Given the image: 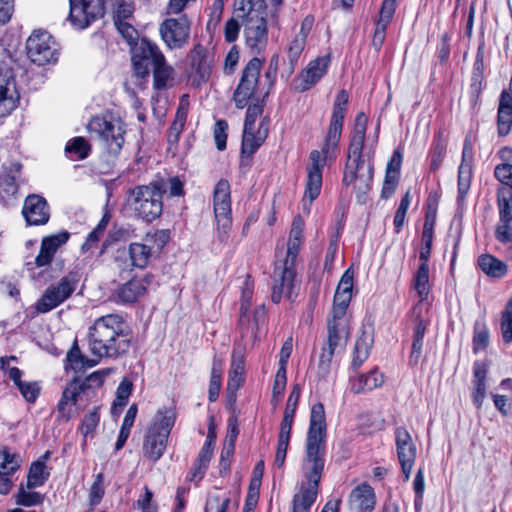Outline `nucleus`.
<instances>
[{
	"mask_svg": "<svg viewBox=\"0 0 512 512\" xmlns=\"http://www.w3.org/2000/svg\"><path fill=\"white\" fill-rule=\"evenodd\" d=\"M132 390H133L132 382L129 379L124 378L120 382V384L116 390V397L113 401L112 408H111V413L113 415L118 414L123 409V407L127 404L129 397L132 393Z\"/></svg>",
	"mask_w": 512,
	"mask_h": 512,
	"instance_id": "nucleus-41",
	"label": "nucleus"
},
{
	"mask_svg": "<svg viewBox=\"0 0 512 512\" xmlns=\"http://www.w3.org/2000/svg\"><path fill=\"white\" fill-rule=\"evenodd\" d=\"M446 147L440 141L435 142L430 151V169L436 171L441 166L445 157Z\"/></svg>",
	"mask_w": 512,
	"mask_h": 512,
	"instance_id": "nucleus-58",
	"label": "nucleus"
},
{
	"mask_svg": "<svg viewBox=\"0 0 512 512\" xmlns=\"http://www.w3.org/2000/svg\"><path fill=\"white\" fill-rule=\"evenodd\" d=\"M89 347L99 358H118L128 352L132 335L125 319L119 314L97 318L89 328Z\"/></svg>",
	"mask_w": 512,
	"mask_h": 512,
	"instance_id": "nucleus-4",
	"label": "nucleus"
},
{
	"mask_svg": "<svg viewBox=\"0 0 512 512\" xmlns=\"http://www.w3.org/2000/svg\"><path fill=\"white\" fill-rule=\"evenodd\" d=\"M22 214L28 225H44L50 218L47 201L37 194H31L26 197Z\"/></svg>",
	"mask_w": 512,
	"mask_h": 512,
	"instance_id": "nucleus-21",
	"label": "nucleus"
},
{
	"mask_svg": "<svg viewBox=\"0 0 512 512\" xmlns=\"http://www.w3.org/2000/svg\"><path fill=\"white\" fill-rule=\"evenodd\" d=\"M373 345V336L371 333L363 331L357 338L354 347V356L352 367L357 370L362 363L368 358L371 347Z\"/></svg>",
	"mask_w": 512,
	"mask_h": 512,
	"instance_id": "nucleus-35",
	"label": "nucleus"
},
{
	"mask_svg": "<svg viewBox=\"0 0 512 512\" xmlns=\"http://www.w3.org/2000/svg\"><path fill=\"white\" fill-rule=\"evenodd\" d=\"M165 187L164 180H156L148 185L136 186L129 191L127 202L136 217L152 222L161 215Z\"/></svg>",
	"mask_w": 512,
	"mask_h": 512,
	"instance_id": "nucleus-7",
	"label": "nucleus"
},
{
	"mask_svg": "<svg viewBox=\"0 0 512 512\" xmlns=\"http://www.w3.org/2000/svg\"><path fill=\"white\" fill-rule=\"evenodd\" d=\"M397 455L405 480H409L412 468L416 460L417 449L410 433L404 427H398L395 431Z\"/></svg>",
	"mask_w": 512,
	"mask_h": 512,
	"instance_id": "nucleus-17",
	"label": "nucleus"
},
{
	"mask_svg": "<svg viewBox=\"0 0 512 512\" xmlns=\"http://www.w3.org/2000/svg\"><path fill=\"white\" fill-rule=\"evenodd\" d=\"M413 287L416 290L421 301L427 299L428 294L430 292L428 265H419L414 275Z\"/></svg>",
	"mask_w": 512,
	"mask_h": 512,
	"instance_id": "nucleus-39",
	"label": "nucleus"
},
{
	"mask_svg": "<svg viewBox=\"0 0 512 512\" xmlns=\"http://www.w3.org/2000/svg\"><path fill=\"white\" fill-rule=\"evenodd\" d=\"M90 387L86 382L74 380L70 382L62 393L57 409L59 417L68 421L72 417V406L88 396Z\"/></svg>",
	"mask_w": 512,
	"mask_h": 512,
	"instance_id": "nucleus-20",
	"label": "nucleus"
},
{
	"mask_svg": "<svg viewBox=\"0 0 512 512\" xmlns=\"http://www.w3.org/2000/svg\"><path fill=\"white\" fill-rule=\"evenodd\" d=\"M131 265L136 268H144L151 256V248L142 243H131L129 246Z\"/></svg>",
	"mask_w": 512,
	"mask_h": 512,
	"instance_id": "nucleus-40",
	"label": "nucleus"
},
{
	"mask_svg": "<svg viewBox=\"0 0 512 512\" xmlns=\"http://www.w3.org/2000/svg\"><path fill=\"white\" fill-rule=\"evenodd\" d=\"M104 475L98 473L90 487L89 491V504L91 507L98 505L104 496Z\"/></svg>",
	"mask_w": 512,
	"mask_h": 512,
	"instance_id": "nucleus-51",
	"label": "nucleus"
},
{
	"mask_svg": "<svg viewBox=\"0 0 512 512\" xmlns=\"http://www.w3.org/2000/svg\"><path fill=\"white\" fill-rule=\"evenodd\" d=\"M489 344V330L485 323L476 322L474 325L473 350L478 353L487 348Z\"/></svg>",
	"mask_w": 512,
	"mask_h": 512,
	"instance_id": "nucleus-47",
	"label": "nucleus"
},
{
	"mask_svg": "<svg viewBox=\"0 0 512 512\" xmlns=\"http://www.w3.org/2000/svg\"><path fill=\"white\" fill-rule=\"evenodd\" d=\"M244 34L247 46L260 50L267 42V25L245 27Z\"/></svg>",
	"mask_w": 512,
	"mask_h": 512,
	"instance_id": "nucleus-37",
	"label": "nucleus"
},
{
	"mask_svg": "<svg viewBox=\"0 0 512 512\" xmlns=\"http://www.w3.org/2000/svg\"><path fill=\"white\" fill-rule=\"evenodd\" d=\"M245 371V352L240 346L234 347L231 356V365L228 373V390H238L243 382Z\"/></svg>",
	"mask_w": 512,
	"mask_h": 512,
	"instance_id": "nucleus-30",
	"label": "nucleus"
},
{
	"mask_svg": "<svg viewBox=\"0 0 512 512\" xmlns=\"http://www.w3.org/2000/svg\"><path fill=\"white\" fill-rule=\"evenodd\" d=\"M305 44L306 40H304L302 36H295L293 40L289 43L287 52L289 62L292 68H294V66L296 65L301 53L304 50Z\"/></svg>",
	"mask_w": 512,
	"mask_h": 512,
	"instance_id": "nucleus-55",
	"label": "nucleus"
},
{
	"mask_svg": "<svg viewBox=\"0 0 512 512\" xmlns=\"http://www.w3.org/2000/svg\"><path fill=\"white\" fill-rule=\"evenodd\" d=\"M326 419L322 403L311 408L302 471L305 481L292 499V512H310L315 503L325 465Z\"/></svg>",
	"mask_w": 512,
	"mask_h": 512,
	"instance_id": "nucleus-1",
	"label": "nucleus"
},
{
	"mask_svg": "<svg viewBox=\"0 0 512 512\" xmlns=\"http://www.w3.org/2000/svg\"><path fill=\"white\" fill-rule=\"evenodd\" d=\"M174 423L175 414L172 410H159L154 423L149 427V429H156L158 433L168 438Z\"/></svg>",
	"mask_w": 512,
	"mask_h": 512,
	"instance_id": "nucleus-38",
	"label": "nucleus"
},
{
	"mask_svg": "<svg viewBox=\"0 0 512 512\" xmlns=\"http://www.w3.org/2000/svg\"><path fill=\"white\" fill-rule=\"evenodd\" d=\"M305 223L301 216L294 217L287 241L286 257L281 264H276L274 269V283L271 299L279 303L282 297L289 299L293 296L295 264L304 244Z\"/></svg>",
	"mask_w": 512,
	"mask_h": 512,
	"instance_id": "nucleus-5",
	"label": "nucleus"
},
{
	"mask_svg": "<svg viewBox=\"0 0 512 512\" xmlns=\"http://www.w3.org/2000/svg\"><path fill=\"white\" fill-rule=\"evenodd\" d=\"M193 84L200 86L208 81L213 63V56L201 44H196L189 53Z\"/></svg>",
	"mask_w": 512,
	"mask_h": 512,
	"instance_id": "nucleus-19",
	"label": "nucleus"
},
{
	"mask_svg": "<svg viewBox=\"0 0 512 512\" xmlns=\"http://www.w3.org/2000/svg\"><path fill=\"white\" fill-rule=\"evenodd\" d=\"M153 68V86L157 90L167 89L172 85L174 79V69L167 64L165 56L163 60L155 62L152 65Z\"/></svg>",
	"mask_w": 512,
	"mask_h": 512,
	"instance_id": "nucleus-33",
	"label": "nucleus"
},
{
	"mask_svg": "<svg viewBox=\"0 0 512 512\" xmlns=\"http://www.w3.org/2000/svg\"><path fill=\"white\" fill-rule=\"evenodd\" d=\"M14 73L11 69H0V117L9 115L19 103Z\"/></svg>",
	"mask_w": 512,
	"mask_h": 512,
	"instance_id": "nucleus-18",
	"label": "nucleus"
},
{
	"mask_svg": "<svg viewBox=\"0 0 512 512\" xmlns=\"http://www.w3.org/2000/svg\"><path fill=\"white\" fill-rule=\"evenodd\" d=\"M69 239V233L62 231L42 239L39 254L35 258L37 267H43L51 263L57 250Z\"/></svg>",
	"mask_w": 512,
	"mask_h": 512,
	"instance_id": "nucleus-25",
	"label": "nucleus"
},
{
	"mask_svg": "<svg viewBox=\"0 0 512 512\" xmlns=\"http://www.w3.org/2000/svg\"><path fill=\"white\" fill-rule=\"evenodd\" d=\"M335 353V351L328 349L326 347L322 348L317 367V375L320 378H325L329 374L332 358Z\"/></svg>",
	"mask_w": 512,
	"mask_h": 512,
	"instance_id": "nucleus-54",
	"label": "nucleus"
},
{
	"mask_svg": "<svg viewBox=\"0 0 512 512\" xmlns=\"http://www.w3.org/2000/svg\"><path fill=\"white\" fill-rule=\"evenodd\" d=\"M500 328L503 341L510 344L512 342V299L507 302L502 312Z\"/></svg>",
	"mask_w": 512,
	"mask_h": 512,
	"instance_id": "nucleus-46",
	"label": "nucleus"
},
{
	"mask_svg": "<svg viewBox=\"0 0 512 512\" xmlns=\"http://www.w3.org/2000/svg\"><path fill=\"white\" fill-rule=\"evenodd\" d=\"M107 0H69V21L77 29L87 28L104 15Z\"/></svg>",
	"mask_w": 512,
	"mask_h": 512,
	"instance_id": "nucleus-15",
	"label": "nucleus"
},
{
	"mask_svg": "<svg viewBox=\"0 0 512 512\" xmlns=\"http://www.w3.org/2000/svg\"><path fill=\"white\" fill-rule=\"evenodd\" d=\"M402 153L399 149L394 150L390 161L387 164L385 178L381 190L382 198H390L397 187L402 164Z\"/></svg>",
	"mask_w": 512,
	"mask_h": 512,
	"instance_id": "nucleus-26",
	"label": "nucleus"
},
{
	"mask_svg": "<svg viewBox=\"0 0 512 512\" xmlns=\"http://www.w3.org/2000/svg\"><path fill=\"white\" fill-rule=\"evenodd\" d=\"M15 501L18 505L31 507L42 504L44 496L39 492L29 491L21 486L15 495Z\"/></svg>",
	"mask_w": 512,
	"mask_h": 512,
	"instance_id": "nucleus-45",
	"label": "nucleus"
},
{
	"mask_svg": "<svg viewBox=\"0 0 512 512\" xmlns=\"http://www.w3.org/2000/svg\"><path fill=\"white\" fill-rule=\"evenodd\" d=\"M224 361L217 356H214L211 369V377L208 390V399L210 402L217 400L222 383Z\"/></svg>",
	"mask_w": 512,
	"mask_h": 512,
	"instance_id": "nucleus-36",
	"label": "nucleus"
},
{
	"mask_svg": "<svg viewBox=\"0 0 512 512\" xmlns=\"http://www.w3.org/2000/svg\"><path fill=\"white\" fill-rule=\"evenodd\" d=\"M213 210L217 223V237L221 243H225L232 226L231 187L226 179H220L214 187Z\"/></svg>",
	"mask_w": 512,
	"mask_h": 512,
	"instance_id": "nucleus-9",
	"label": "nucleus"
},
{
	"mask_svg": "<svg viewBox=\"0 0 512 512\" xmlns=\"http://www.w3.org/2000/svg\"><path fill=\"white\" fill-rule=\"evenodd\" d=\"M79 280L80 277L78 272L71 271L67 275L63 276L59 282L48 286L36 304L37 311L40 313H47L58 307L73 294Z\"/></svg>",
	"mask_w": 512,
	"mask_h": 512,
	"instance_id": "nucleus-11",
	"label": "nucleus"
},
{
	"mask_svg": "<svg viewBox=\"0 0 512 512\" xmlns=\"http://www.w3.org/2000/svg\"><path fill=\"white\" fill-rule=\"evenodd\" d=\"M236 16L242 20V25L245 27L264 26L266 24V11L251 3L241 0L236 4Z\"/></svg>",
	"mask_w": 512,
	"mask_h": 512,
	"instance_id": "nucleus-27",
	"label": "nucleus"
},
{
	"mask_svg": "<svg viewBox=\"0 0 512 512\" xmlns=\"http://www.w3.org/2000/svg\"><path fill=\"white\" fill-rule=\"evenodd\" d=\"M65 152L75 156V159H84L89 155L90 145L83 137H76L67 143Z\"/></svg>",
	"mask_w": 512,
	"mask_h": 512,
	"instance_id": "nucleus-48",
	"label": "nucleus"
},
{
	"mask_svg": "<svg viewBox=\"0 0 512 512\" xmlns=\"http://www.w3.org/2000/svg\"><path fill=\"white\" fill-rule=\"evenodd\" d=\"M263 105L256 103L248 107L244 122L241 153L246 156L254 154L268 136L269 125L265 118L255 130V121L262 114Z\"/></svg>",
	"mask_w": 512,
	"mask_h": 512,
	"instance_id": "nucleus-10",
	"label": "nucleus"
},
{
	"mask_svg": "<svg viewBox=\"0 0 512 512\" xmlns=\"http://www.w3.org/2000/svg\"><path fill=\"white\" fill-rule=\"evenodd\" d=\"M366 125L367 118L365 114L362 112L358 113L348 147L347 161L342 180L345 186H353L360 203L365 202L366 196L371 190L374 174L373 155L363 154Z\"/></svg>",
	"mask_w": 512,
	"mask_h": 512,
	"instance_id": "nucleus-3",
	"label": "nucleus"
},
{
	"mask_svg": "<svg viewBox=\"0 0 512 512\" xmlns=\"http://www.w3.org/2000/svg\"><path fill=\"white\" fill-rule=\"evenodd\" d=\"M495 237L502 243L512 242L511 221L499 220L495 228Z\"/></svg>",
	"mask_w": 512,
	"mask_h": 512,
	"instance_id": "nucleus-63",
	"label": "nucleus"
},
{
	"mask_svg": "<svg viewBox=\"0 0 512 512\" xmlns=\"http://www.w3.org/2000/svg\"><path fill=\"white\" fill-rule=\"evenodd\" d=\"M253 281L251 280V277L249 275L246 276L243 286H242V292H241V307H240V322L243 321L244 316L247 314L250 302L253 296Z\"/></svg>",
	"mask_w": 512,
	"mask_h": 512,
	"instance_id": "nucleus-52",
	"label": "nucleus"
},
{
	"mask_svg": "<svg viewBox=\"0 0 512 512\" xmlns=\"http://www.w3.org/2000/svg\"><path fill=\"white\" fill-rule=\"evenodd\" d=\"M497 205L499 220L512 222V192L508 189H501L498 192Z\"/></svg>",
	"mask_w": 512,
	"mask_h": 512,
	"instance_id": "nucleus-43",
	"label": "nucleus"
},
{
	"mask_svg": "<svg viewBox=\"0 0 512 512\" xmlns=\"http://www.w3.org/2000/svg\"><path fill=\"white\" fill-rule=\"evenodd\" d=\"M384 383V375L377 369L371 370L368 374H361L352 381L351 390L353 393H362L376 389Z\"/></svg>",
	"mask_w": 512,
	"mask_h": 512,
	"instance_id": "nucleus-32",
	"label": "nucleus"
},
{
	"mask_svg": "<svg viewBox=\"0 0 512 512\" xmlns=\"http://www.w3.org/2000/svg\"><path fill=\"white\" fill-rule=\"evenodd\" d=\"M131 61L137 76L144 78L149 75L150 66L163 60V53L156 43L143 37L130 49Z\"/></svg>",
	"mask_w": 512,
	"mask_h": 512,
	"instance_id": "nucleus-13",
	"label": "nucleus"
},
{
	"mask_svg": "<svg viewBox=\"0 0 512 512\" xmlns=\"http://www.w3.org/2000/svg\"><path fill=\"white\" fill-rule=\"evenodd\" d=\"M354 271L348 268L337 286L332 307V318L328 319L327 347L335 352L344 349L348 331L346 311L352 298Z\"/></svg>",
	"mask_w": 512,
	"mask_h": 512,
	"instance_id": "nucleus-6",
	"label": "nucleus"
},
{
	"mask_svg": "<svg viewBox=\"0 0 512 512\" xmlns=\"http://www.w3.org/2000/svg\"><path fill=\"white\" fill-rule=\"evenodd\" d=\"M376 503L375 493L373 488L366 484L356 486L350 493L348 498V505L351 510H368L374 509Z\"/></svg>",
	"mask_w": 512,
	"mask_h": 512,
	"instance_id": "nucleus-28",
	"label": "nucleus"
},
{
	"mask_svg": "<svg viewBox=\"0 0 512 512\" xmlns=\"http://www.w3.org/2000/svg\"><path fill=\"white\" fill-rule=\"evenodd\" d=\"M473 145L466 138L463 145L462 160L458 169V197L464 199L467 195L472 179Z\"/></svg>",
	"mask_w": 512,
	"mask_h": 512,
	"instance_id": "nucleus-24",
	"label": "nucleus"
},
{
	"mask_svg": "<svg viewBox=\"0 0 512 512\" xmlns=\"http://www.w3.org/2000/svg\"><path fill=\"white\" fill-rule=\"evenodd\" d=\"M28 58L39 66L55 62L58 48L53 37L44 30H35L26 41Z\"/></svg>",
	"mask_w": 512,
	"mask_h": 512,
	"instance_id": "nucleus-12",
	"label": "nucleus"
},
{
	"mask_svg": "<svg viewBox=\"0 0 512 512\" xmlns=\"http://www.w3.org/2000/svg\"><path fill=\"white\" fill-rule=\"evenodd\" d=\"M67 359L70 362L73 369H82L85 366L93 367L97 364V361L90 360L84 355H82L76 343L67 354Z\"/></svg>",
	"mask_w": 512,
	"mask_h": 512,
	"instance_id": "nucleus-49",
	"label": "nucleus"
},
{
	"mask_svg": "<svg viewBox=\"0 0 512 512\" xmlns=\"http://www.w3.org/2000/svg\"><path fill=\"white\" fill-rule=\"evenodd\" d=\"M17 191L18 185L14 176L7 174L0 178V194H2L3 197L13 196Z\"/></svg>",
	"mask_w": 512,
	"mask_h": 512,
	"instance_id": "nucleus-64",
	"label": "nucleus"
},
{
	"mask_svg": "<svg viewBox=\"0 0 512 512\" xmlns=\"http://www.w3.org/2000/svg\"><path fill=\"white\" fill-rule=\"evenodd\" d=\"M152 277L146 275L143 278H132L121 285L114 293L116 302L122 304H133L145 295Z\"/></svg>",
	"mask_w": 512,
	"mask_h": 512,
	"instance_id": "nucleus-23",
	"label": "nucleus"
},
{
	"mask_svg": "<svg viewBox=\"0 0 512 512\" xmlns=\"http://www.w3.org/2000/svg\"><path fill=\"white\" fill-rule=\"evenodd\" d=\"M16 386L24 399L30 403H34L39 396L40 387L36 382L22 381Z\"/></svg>",
	"mask_w": 512,
	"mask_h": 512,
	"instance_id": "nucleus-57",
	"label": "nucleus"
},
{
	"mask_svg": "<svg viewBox=\"0 0 512 512\" xmlns=\"http://www.w3.org/2000/svg\"><path fill=\"white\" fill-rule=\"evenodd\" d=\"M348 93L342 89L338 92L330 119L329 128L321 151L312 150L307 166V181L303 201L311 204L320 194L322 188V169L328 158L336 156L342 134L344 117L347 111Z\"/></svg>",
	"mask_w": 512,
	"mask_h": 512,
	"instance_id": "nucleus-2",
	"label": "nucleus"
},
{
	"mask_svg": "<svg viewBox=\"0 0 512 512\" xmlns=\"http://www.w3.org/2000/svg\"><path fill=\"white\" fill-rule=\"evenodd\" d=\"M133 11V0H120L114 12V23H117L118 20L126 21V19L132 16Z\"/></svg>",
	"mask_w": 512,
	"mask_h": 512,
	"instance_id": "nucleus-60",
	"label": "nucleus"
},
{
	"mask_svg": "<svg viewBox=\"0 0 512 512\" xmlns=\"http://www.w3.org/2000/svg\"><path fill=\"white\" fill-rule=\"evenodd\" d=\"M48 475L44 461L38 460L32 463L28 473L27 488L32 489L43 485Z\"/></svg>",
	"mask_w": 512,
	"mask_h": 512,
	"instance_id": "nucleus-42",
	"label": "nucleus"
},
{
	"mask_svg": "<svg viewBox=\"0 0 512 512\" xmlns=\"http://www.w3.org/2000/svg\"><path fill=\"white\" fill-rule=\"evenodd\" d=\"M328 57H318L312 60L297 78L296 89L304 92L312 88L327 72Z\"/></svg>",
	"mask_w": 512,
	"mask_h": 512,
	"instance_id": "nucleus-22",
	"label": "nucleus"
},
{
	"mask_svg": "<svg viewBox=\"0 0 512 512\" xmlns=\"http://www.w3.org/2000/svg\"><path fill=\"white\" fill-rule=\"evenodd\" d=\"M230 503V498L221 500L218 495L210 496L205 505V512H227Z\"/></svg>",
	"mask_w": 512,
	"mask_h": 512,
	"instance_id": "nucleus-61",
	"label": "nucleus"
},
{
	"mask_svg": "<svg viewBox=\"0 0 512 512\" xmlns=\"http://www.w3.org/2000/svg\"><path fill=\"white\" fill-rule=\"evenodd\" d=\"M168 438L157 432L156 429H148L144 442L143 454L153 463L157 462L164 454Z\"/></svg>",
	"mask_w": 512,
	"mask_h": 512,
	"instance_id": "nucleus-29",
	"label": "nucleus"
},
{
	"mask_svg": "<svg viewBox=\"0 0 512 512\" xmlns=\"http://www.w3.org/2000/svg\"><path fill=\"white\" fill-rule=\"evenodd\" d=\"M99 409V407H94L92 411L84 416L80 426V431L84 437L93 435L95 432L100 421Z\"/></svg>",
	"mask_w": 512,
	"mask_h": 512,
	"instance_id": "nucleus-50",
	"label": "nucleus"
},
{
	"mask_svg": "<svg viewBox=\"0 0 512 512\" xmlns=\"http://www.w3.org/2000/svg\"><path fill=\"white\" fill-rule=\"evenodd\" d=\"M159 33L169 49H181L189 40L190 21L186 16L165 19L159 26Z\"/></svg>",
	"mask_w": 512,
	"mask_h": 512,
	"instance_id": "nucleus-16",
	"label": "nucleus"
},
{
	"mask_svg": "<svg viewBox=\"0 0 512 512\" xmlns=\"http://www.w3.org/2000/svg\"><path fill=\"white\" fill-rule=\"evenodd\" d=\"M497 128L500 136L508 135L512 128V95L506 90L500 95Z\"/></svg>",
	"mask_w": 512,
	"mask_h": 512,
	"instance_id": "nucleus-31",
	"label": "nucleus"
},
{
	"mask_svg": "<svg viewBox=\"0 0 512 512\" xmlns=\"http://www.w3.org/2000/svg\"><path fill=\"white\" fill-rule=\"evenodd\" d=\"M228 123L225 120H217L214 125L213 136L219 151L226 148Z\"/></svg>",
	"mask_w": 512,
	"mask_h": 512,
	"instance_id": "nucleus-56",
	"label": "nucleus"
},
{
	"mask_svg": "<svg viewBox=\"0 0 512 512\" xmlns=\"http://www.w3.org/2000/svg\"><path fill=\"white\" fill-rule=\"evenodd\" d=\"M118 32L125 39L130 49L133 45L138 43L141 38H139L138 31L128 22L118 20L117 23H114Z\"/></svg>",
	"mask_w": 512,
	"mask_h": 512,
	"instance_id": "nucleus-53",
	"label": "nucleus"
},
{
	"mask_svg": "<svg viewBox=\"0 0 512 512\" xmlns=\"http://www.w3.org/2000/svg\"><path fill=\"white\" fill-rule=\"evenodd\" d=\"M495 177L504 185L512 188V163H502L495 167Z\"/></svg>",
	"mask_w": 512,
	"mask_h": 512,
	"instance_id": "nucleus-62",
	"label": "nucleus"
},
{
	"mask_svg": "<svg viewBox=\"0 0 512 512\" xmlns=\"http://www.w3.org/2000/svg\"><path fill=\"white\" fill-rule=\"evenodd\" d=\"M87 129L91 137L98 139L112 154H118L125 142V124L119 118L93 117Z\"/></svg>",
	"mask_w": 512,
	"mask_h": 512,
	"instance_id": "nucleus-8",
	"label": "nucleus"
},
{
	"mask_svg": "<svg viewBox=\"0 0 512 512\" xmlns=\"http://www.w3.org/2000/svg\"><path fill=\"white\" fill-rule=\"evenodd\" d=\"M20 467V458L4 449L0 451V473L13 476Z\"/></svg>",
	"mask_w": 512,
	"mask_h": 512,
	"instance_id": "nucleus-44",
	"label": "nucleus"
},
{
	"mask_svg": "<svg viewBox=\"0 0 512 512\" xmlns=\"http://www.w3.org/2000/svg\"><path fill=\"white\" fill-rule=\"evenodd\" d=\"M261 66L260 59L252 58L243 69L240 82L233 95L237 108L243 109L256 94Z\"/></svg>",
	"mask_w": 512,
	"mask_h": 512,
	"instance_id": "nucleus-14",
	"label": "nucleus"
},
{
	"mask_svg": "<svg viewBox=\"0 0 512 512\" xmlns=\"http://www.w3.org/2000/svg\"><path fill=\"white\" fill-rule=\"evenodd\" d=\"M478 265L487 276L493 278H502L508 271V267L503 261L490 254L479 256Z\"/></svg>",
	"mask_w": 512,
	"mask_h": 512,
	"instance_id": "nucleus-34",
	"label": "nucleus"
},
{
	"mask_svg": "<svg viewBox=\"0 0 512 512\" xmlns=\"http://www.w3.org/2000/svg\"><path fill=\"white\" fill-rule=\"evenodd\" d=\"M396 10V0H383L377 23L389 25Z\"/></svg>",
	"mask_w": 512,
	"mask_h": 512,
	"instance_id": "nucleus-59",
	"label": "nucleus"
}]
</instances>
